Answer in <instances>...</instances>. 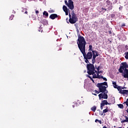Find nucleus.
<instances>
[{
    "label": "nucleus",
    "instance_id": "53",
    "mask_svg": "<svg viewBox=\"0 0 128 128\" xmlns=\"http://www.w3.org/2000/svg\"><path fill=\"white\" fill-rule=\"evenodd\" d=\"M90 80H92V78L91 77V78H90Z\"/></svg>",
    "mask_w": 128,
    "mask_h": 128
},
{
    "label": "nucleus",
    "instance_id": "43",
    "mask_svg": "<svg viewBox=\"0 0 128 128\" xmlns=\"http://www.w3.org/2000/svg\"><path fill=\"white\" fill-rule=\"evenodd\" d=\"M50 12H54V10H52L51 11H50Z\"/></svg>",
    "mask_w": 128,
    "mask_h": 128
},
{
    "label": "nucleus",
    "instance_id": "7",
    "mask_svg": "<svg viewBox=\"0 0 128 128\" xmlns=\"http://www.w3.org/2000/svg\"><path fill=\"white\" fill-rule=\"evenodd\" d=\"M92 54H93L92 64H94L96 62V58L99 56L98 52L96 50H92Z\"/></svg>",
    "mask_w": 128,
    "mask_h": 128
},
{
    "label": "nucleus",
    "instance_id": "21",
    "mask_svg": "<svg viewBox=\"0 0 128 128\" xmlns=\"http://www.w3.org/2000/svg\"><path fill=\"white\" fill-rule=\"evenodd\" d=\"M122 94H128V90H122Z\"/></svg>",
    "mask_w": 128,
    "mask_h": 128
},
{
    "label": "nucleus",
    "instance_id": "28",
    "mask_svg": "<svg viewBox=\"0 0 128 128\" xmlns=\"http://www.w3.org/2000/svg\"><path fill=\"white\" fill-rule=\"evenodd\" d=\"M116 88L118 90H121L122 88H122L120 86H118Z\"/></svg>",
    "mask_w": 128,
    "mask_h": 128
},
{
    "label": "nucleus",
    "instance_id": "11",
    "mask_svg": "<svg viewBox=\"0 0 128 128\" xmlns=\"http://www.w3.org/2000/svg\"><path fill=\"white\" fill-rule=\"evenodd\" d=\"M58 16L56 14H51L50 16V18L51 20H54L55 18H58Z\"/></svg>",
    "mask_w": 128,
    "mask_h": 128
},
{
    "label": "nucleus",
    "instance_id": "10",
    "mask_svg": "<svg viewBox=\"0 0 128 128\" xmlns=\"http://www.w3.org/2000/svg\"><path fill=\"white\" fill-rule=\"evenodd\" d=\"M62 8L63 10L66 13V16H68V7L66 6H64Z\"/></svg>",
    "mask_w": 128,
    "mask_h": 128
},
{
    "label": "nucleus",
    "instance_id": "25",
    "mask_svg": "<svg viewBox=\"0 0 128 128\" xmlns=\"http://www.w3.org/2000/svg\"><path fill=\"white\" fill-rule=\"evenodd\" d=\"M100 78H102L104 80H105L106 82L108 81V79H106V78H104V76H100Z\"/></svg>",
    "mask_w": 128,
    "mask_h": 128
},
{
    "label": "nucleus",
    "instance_id": "42",
    "mask_svg": "<svg viewBox=\"0 0 128 128\" xmlns=\"http://www.w3.org/2000/svg\"><path fill=\"white\" fill-rule=\"evenodd\" d=\"M98 122V119H96L95 120V122Z\"/></svg>",
    "mask_w": 128,
    "mask_h": 128
},
{
    "label": "nucleus",
    "instance_id": "41",
    "mask_svg": "<svg viewBox=\"0 0 128 128\" xmlns=\"http://www.w3.org/2000/svg\"><path fill=\"white\" fill-rule=\"evenodd\" d=\"M122 26H126V24H124L122 25Z\"/></svg>",
    "mask_w": 128,
    "mask_h": 128
},
{
    "label": "nucleus",
    "instance_id": "13",
    "mask_svg": "<svg viewBox=\"0 0 128 128\" xmlns=\"http://www.w3.org/2000/svg\"><path fill=\"white\" fill-rule=\"evenodd\" d=\"M40 22L41 24H44V26H46V24H48V20L46 19L41 20Z\"/></svg>",
    "mask_w": 128,
    "mask_h": 128
},
{
    "label": "nucleus",
    "instance_id": "38",
    "mask_svg": "<svg viewBox=\"0 0 128 128\" xmlns=\"http://www.w3.org/2000/svg\"><path fill=\"white\" fill-rule=\"evenodd\" d=\"M98 122H99V124H102V120H98Z\"/></svg>",
    "mask_w": 128,
    "mask_h": 128
},
{
    "label": "nucleus",
    "instance_id": "23",
    "mask_svg": "<svg viewBox=\"0 0 128 128\" xmlns=\"http://www.w3.org/2000/svg\"><path fill=\"white\" fill-rule=\"evenodd\" d=\"M118 108L122 110L124 108V105L122 104H118Z\"/></svg>",
    "mask_w": 128,
    "mask_h": 128
},
{
    "label": "nucleus",
    "instance_id": "30",
    "mask_svg": "<svg viewBox=\"0 0 128 128\" xmlns=\"http://www.w3.org/2000/svg\"><path fill=\"white\" fill-rule=\"evenodd\" d=\"M104 106L102 104H100V110H102V108H104Z\"/></svg>",
    "mask_w": 128,
    "mask_h": 128
},
{
    "label": "nucleus",
    "instance_id": "29",
    "mask_svg": "<svg viewBox=\"0 0 128 128\" xmlns=\"http://www.w3.org/2000/svg\"><path fill=\"white\" fill-rule=\"evenodd\" d=\"M124 104H126V106H128V98L126 99V102H125Z\"/></svg>",
    "mask_w": 128,
    "mask_h": 128
},
{
    "label": "nucleus",
    "instance_id": "56",
    "mask_svg": "<svg viewBox=\"0 0 128 128\" xmlns=\"http://www.w3.org/2000/svg\"><path fill=\"white\" fill-rule=\"evenodd\" d=\"M118 128H122V127H119Z\"/></svg>",
    "mask_w": 128,
    "mask_h": 128
},
{
    "label": "nucleus",
    "instance_id": "47",
    "mask_svg": "<svg viewBox=\"0 0 128 128\" xmlns=\"http://www.w3.org/2000/svg\"><path fill=\"white\" fill-rule=\"evenodd\" d=\"M102 114V111H100V114Z\"/></svg>",
    "mask_w": 128,
    "mask_h": 128
},
{
    "label": "nucleus",
    "instance_id": "1",
    "mask_svg": "<svg viewBox=\"0 0 128 128\" xmlns=\"http://www.w3.org/2000/svg\"><path fill=\"white\" fill-rule=\"evenodd\" d=\"M104 86H108V82H105L102 83H98L96 86L99 90H100V92H104L103 94L102 93H100L98 94L99 100H102V98L108 100V91L106 90V87Z\"/></svg>",
    "mask_w": 128,
    "mask_h": 128
},
{
    "label": "nucleus",
    "instance_id": "32",
    "mask_svg": "<svg viewBox=\"0 0 128 128\" xmlns=\"http://www.w3.org/2000/svg\"><path fill=\"white\" fill-rule=\"evenodd\" d=\"M122 124H124V122H127L126 120L121 121Z\"/></svg>",
    "mask_w": 128,
    "mask_h": 128
},
{
    "label": "nucleus",
    "instance_id": "54",
    "mask_svg": "<svg viewBox=\"0 0 128 128\" xmlns=\"http://www.w3.org/2000/svg\"><path fill=\"white\" fill-rule=\"evenodd\" d=\"M120 9H121L120 7V8H119V10H120Z\"/></svg>",
    "mask_w": 128,
    "mask_h": 128
},
{
    "label": "nucleus",
    "instance_id": "26",
    "mask_svg": "<svg viewBox=\"0 0 128 128\" xmlns=\"http://www.w3.org/2000/svg\"><path fill=\"white\" fill-rule=\"evenodd\" d=\"M14 14H12L10 16L9 20H14Z\"/></svg>",
    "mask_w": 128,
    "mask_h": 128
},
{
    "label": "nucleus",
    "instance_id": "15",
    "mask_svg": "<svg viewBox=\"0 0 128 128\" xmlns=\"http://www.w3.org/2000/svg\"><path fill=\"white\" fill-rule=\"evenodd\" d=\"M106 20H104V18H101L99 21V24H104Z\"/></svg>",
    "mask_w": 128,
    "mask_h": 128
},
{
    "label": "nucleus",
    "instance_id": "45",
    "mask_svg": "<svg viewBox=\"0 0 128 128\" xmlns=\"http://www.w3.org/2000/svg\"><path fill=\"white\" fill-rule=\"evenodd\" d=\"M108 32H109L110 34H112V31H109Z\"/></svg>",
    "mask_w": 128,
    "mask_h": 128
},
{
    "label": "nucleus",
    "instance_id": "44",
    "mask_svg": "<svg viewBox=\"0 0 128 128\" xmlns=\"http://www.w3.org/2000/svg\"><path fill=\"white\" fill-rule=\"evenodd\" d=\"M36 14H38V10H36Z\"/></svg>",
    "mask_w": 128,
    "mask_h": 128
},
{
    "label": "nucleus",
    "instance_id": "48",
    "mask_svg": "<svg viewBox=\"0 0 128 128\" xmlns=\"http://www.w3.org/2000/svg\"><path fill=\"white\" fill-rule=\"evenodd\" d=\"M94 94V96H97V94Z\"/></svg>",
    "mask_w": 128,
    "mask_h": 128
},
{
    "label": "nucleus",
    "instance_id": "19",
    "mask_svg": "<svg viewBox=\"0 0 128 128\" xmlns=\"http://www.w3.org/2000/svg\"><path fill=\"white\" fill-rule=\"evenodd\" d=\"M91 110L94 112L96 110V106H94L93 107L91 108Z\"/></svg>",
    "mask_w": 128,
    "mask_h": 128
},
{
    "label": "nucleus",
    "instance_id": "31",
    "mask_svg": "<svg viewBox=\"0 0 128 128\" xmlns=\"http://www.w3.org/2000/svg\"><path fill=\"white\" fill-rule=\"evenodd\" d=\"M64 2L66 6H68V0H65Z\"/></svg>",
    "mask_w": 128,
    "mask_h": 128
},
{
    "label": "nucleus",
    "instance_id": "4",
    "mask_svg": "<svg viewBox=\"0 0 128 128\" xmlns=\"http://www.w3.org/2000/svg\"><path fill=\"white\" fill-rule=\"evenodd\" d=\"M69 22L72 24H76L78 20V16H76V14L74 13V12L72 11V15L70 14H69Z\"/></svg>",
    "mask_w": 128,
    "mask_h": 128
},
{
    "label": "nucleus",
    "instance_id": "3",
    "mask_svg": "<svg viewBox=\"0 0 128 128\" xmlns=\"http://www.w3.org/2000/svg\"><path fill=\"white\" fill-rule=\"evenodd\" d=\"M82 54H83L84 62L86 64H90L88 60H92V52H88L87 54L86 53V48L81 50Z\"/></svg>",
    "mask_w": 128,
    "mask_h": 128
},
{
    "label": "nucleus",
    "instance_id": "50",
    "mask_svg": "<svg viewBox=\"0 0 128 128\" xmlns=\"http://www.w3.org/2000/svg\"><path fill=\"white\" fill-rule=\"evenodd\" d=\"M99 74H100V73L98 72L97 73V76H100Z\"/></svg>",
    "mask_w": 128,
    "mask_h": 128
},
{
    "label": "nucleus",
    "instance_id": "35",
    "mask_svg": "<svg viewBox=\"0 0 128 128\" xmlns=\"http://www.w3.org/2000/svg\"><path fill=\"white\" fill-rule=\"evenodd\" d=\"M102 10H105V12H108V10H106V8H102Z\"/></svg>",
    "mask_w": 128,
    "mask_h": 128
},
{
    "label": "nucleus",
    "instance_id": "5",
    "mask_svg": "<svg viewBox=\"0 0 128 128\" xmlns=\"http://www.w3.org/2000/svg\"><path fill=\"white\" fill-rule=\"evenodd\" d=\"M86 68L87 72L90 76H92V74H94V72H96V68H94V64H92L89 62V63L86 64Z\"/></svg>",
    "mask_w": 128,
    "mask_h": 128
},
{
    "label": "nucleus",
    "instance_id": "16",
    "mask_svg": "<svg viewBox=\"0 0 128 128\" xmlns=\"http://www.w3.org/2000/svg\"><path fill=\"white\" fill-rule=\"evenodd\" d=\"M28 9L26 8H22V12H24V14H28Z\"/></svg>",
    "mask_w": 128,
    "mask_h": 128
},
{
    "label": "nucleus",
    "instance_id": "37",
    "mask_svg": "<svg viewBox=\"0 0 128 128\" xmlns=\"http://www.w3.org/2000/svg\"><path fill=\"white\" fill-rule=\"evenodd\" d=\"M120 92H120V94H122V90H119Z\"/></svg>",
    "mask_w": 128,
    "mask_h": 128
},
{
    "label": "nucleus",
    "instance_id": "2",
    "mask_svg": "<svg viewBox=\"0 0 128 128\" xmlns=\"http://www.w3.org/2000/svg\"><path fill=\"white\" fill-rule=\"evenodd\" d=\"M78 42H77V44L80 50L81 51L86 48V42L84 38L82 36H81L80 34H78Z\"/></svg>",
    "mask_w": 128,
    "mask_h": 128
},
{
    "label": "nucleus",
    "instance_id": "18",
    "mask_svg": "<svg viewBox=\"0 0 128 128\" xmlns=\"http://www.w3.org/2000/svg\"><path fill=\"white\" fill-rule=\"evenodd\" d=\"M112 84H113V86L114 88H118V85L116 84V82H112Z\"/></svg>",
    "mask_w": 128,
    "mask_h": 128
},
{
    "label": "nucleus",
    "instance_id": "36",
    "mask_svg": "<svg viewBox=\"0 0 128 128\" xmlns=\"http://www.w3.org/2000/svg\"><path fill=\"white\" fill-rule=\"evenodd\" d=\"M86 76H87V78H92V76H90V75H88V74H87L86 75Z\"/></svg>",
    "mask_w": 128,
    "mask_h": 128
},
{
    "label": "nucleus",
    "instance_id": "24",
    "mask_svg": "<svg viewBox=\"0 0 128 128\" xmlns=\"http://www.w3.org/2000/svg\"><path fill=\"white\" fill-rule=\"evenodd\" d=\"M88 50L90 51V52H92V50H92V45L89 46Z\"/></svg>",
    "mask_w": 128,
    "mask_h": 128
},
{
    "label": "nucleus",
    "instance_id": "27",
    "mask_svg": "<svg viewBox=\"0 0 128 128\" xmlns=\"http://www.w3.org/2000/svg\"><path fill=\"white\" fill-rule=\"evenodd\" d=\"M125 56V58H126V60H128V52H126L124 53Z\"/></svg>",
    "mask_w": 128,
    "mask_h": 128
},
{
    "label": "nucleus",
    "instance_id": "34",
    "mask_svg": "<svg viewBox=\"0 0 128 128\" xmlns=\"http://www.w3.org/2000/svg\"><path fill=\"white\" fill-rule=\"evenodd\" d=\"M125 118H126V122H128V116H125Z\"/></svg>",
    "mask_w": 128,
    "mask_h": 128
},
{
    "label": "nucleus",
    "instance_id": "52",
    "mask_svg": "<svg viewBox=\"0 0 128 128\" xmlns=\"http://www.w3.org/2000/svg\"><path fill=\"white\" fill-rule=\"evenodd\" d=\"M68 2H72V0H68Z\"/></svg>",
    "mask_w": 128,
    "mask_h": 128
},
{
    "label": "nucleus",
    "instance_id": "9",
    "mask_svg": "<svg viewBox=\"0 0 128 128\" xmlns=\"http://www.w3.org/2000/svg\"><path fill=\"white\" fill-rule=\"evenodd\" d=\"M67 6L70 8V10H72L74 8V2L72 1H68V5H67Z\"/></svg>",
    "mask_w": 128,
    "mask_h": 128
},
{
    "label": "nucleus",
    "instance_id": "39",
    "mask_svg": "<svg viewBox=\"0 0 128 128\" xmlns=\"http://www.w3.org/2000/svg\"><path fill=\"white\" fill-rule=\"evenodd\" d=\"M98 72L99 74H102V70L98 71Z\"/></svg>",
    "mask_w": 128,
    "mask_h": 128
},
{
    "label": "nucleus",
    "instance_id": "49",
    "mask_svg": "<svg viewBox=\"0 0 128 128\" xmlns=\"http://www.w3.org/2000/svg\"><path fill=\"white\" fill-rule=\"evenodd\" d=\"M92 80V82H94V79L92 78V80Z\"/></svg>",
    "mask_w": 128,
    "mask_h": 128
},
{
    "label": "nucleus",
    "instance_id": "40",
    "mask_svg": "<svg viewBox=\"0 0 128 128\" xmlns=\"http://www.w3.org/2000/svg\"><path fill=\"white\" fill-rule=\"evenodd\" d=\"M114 14H111V17L114 18Z\"/></svg>",
    "mask_w": 128,
    "mask_h": 128
},
{
    "label": "nucleus",
    "instance_id": "6",
    "mask_svg": "<svg viewBox=\"0 0 128 128\" xmlns=\"http://www.w3.org/2000/svg\"><path fill=\"white\" fill-rule=\"evenodd\" d=\"M127 68H128V63H126V62H123L121 63L118 72H120L121 74H123L124 70H128Z\"/></svg>",
    "mask_w": 128,
    "mask_h": 128
},
{
    "label": "nucleus",
    "instance_id": "17",
    "mask_svg": "<svg viewBox=\"0 0 128 128\" xmlns=\"http://www.w3.org/2000/svg\"><path fill=\"white\" fill-rule=\"evenodd\" d=\"M108 106L106 107V108L103 110L102 113L101 114V116H102L104 114H106V112H108Z\"/></svg>",
    "mask_w": 128,
    "mask_h": 128
},
{
    "label": "nucleus",
    "instance_id": "55",
    "mask_svg": "<svg viewBox=\"0 0 128 128\" xmlns=\"http://www.w3.org/2000/svg\"><path fill=\"white\" fill-rule=\"evenodd\" d=\"M104 116H106V114H104Z\"/></svg>",
    "mask_w": 128,
    "mask_h": 128
},
{
    "label": "nucleus",
    "instance_id": "46",
    "mask_svg": "<svg viewBox=\"0 0 128 128\" xmlns=\"http://www.w3.org/2000/svg\"><path fill=\"white\" fill-rule=\"evenodd\" d=\"M68 18H67L66 19V22H67L68 24Z\"/></svg>",
    "mask_w": 128,
    "mask_h": 128
},
{
    "label": "nucleus",
    "instance_id": "22",
    "mask_svg": "<svg viewBox=\"0 0 128 128\" xmlns=\"http://www.w3.org/2000/svg\"><path fill=\"white\" fill-rule=\"evenodd\" d=\"M94 92L96 93V94H100V92H102V94H104V92H100V90H99V91H98L97 90H94Z\"/></svg>",
    "mask_w": 128,
    "mask_h": 128
},
{
    "label": "nucleus",
    "instance_id": "12",
    "mask_svg": "<svg viewBox=\"0 0 128 128\" xmlns=\"http://www.w3.org/2000/svg\"><path fill=\"white\" fill-rule=\"evenodd\" d=\"M96 72H94L93 74H92L93 76L92 78H100V76H96Z\"/></svg>",
    "mask_w": 128,
    "mask_h": 128
},
{
    "label": "nucleus",
    "instance_id": "33",
    "mask_svg": "<svg viewBox=\"0 0 128 128\" xmlns=\"http://www.w3.org/2000/svg\"><path fill=\"white\" fill-rule=\"evenodd\" d=\"M98 72L100 68V66H98L97 68H96Z\"/></svg>",
    "mask_w": 128,
    "mask_h": 128
},
{
    "label": "nucleus",
    "instance_id": "8",
    "mask_svg": "<svg viewBox=\"0 0 128 128\" xmlns=\"http://www.w3.org/2000/svg\"><path fill=\"white\" fill-rule=\"evenodd\" d=\"M106 6H108V11L112 10V3L110 0L106 1Z\"/></svg>",
    "mask_w": 128,
    "mask_h": 128
},
{
    "label": "nucleus",
    "instance_id": "14",
    "mask_svg": "<svg viewBox=\"0 0 128 128\" xmlns=\"http://www.w3.org/2000/svg\"><path fill=\"white\" fill-rule=\"evenodd\" d=\"M101 104H102L103 106H107V104H110L108 102V100H104L102 102Z\"/></svg>",
    "mask_w": 128,
    "mask_h": 128
},
{
    "label": "nucleus",
    "instance_id": "20",
    "mask_svg": "<svg viewBox=\"0 0 128 128\" xmlns=\"http://www.w3.org/2000/svg\"><path fill=\"white\" fill-rule=\"evenodd\" d=\"M43 15L45 16L46 18H48V13L46 11H44Z\"/></svg>",
    "mask_w": 128,
    "mask_h": 128
},
{
    "label": "nucleus",
    "instance_id": "51",
    "mask_svg": "<svg viewBox=\"0 0 128 128\" xmlns=\"http://www.w3.org/2000/svg\"><path fill=\"white\" fill-rule=\"evenodd\" d=\"M102 128H108L106 126H104Z\"/></svg>",
    "mask_w": 128,
    "mask_h": 128
}]
</instances>
